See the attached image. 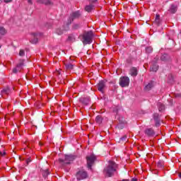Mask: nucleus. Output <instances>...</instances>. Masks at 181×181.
<instances>
[{
  "label": "nucleus",
  "instance_id": "obj_34",
  "mask_svg": "<svg viewBox=\"0 0 181 181\" xmlns=\"http://www.w3.org/2000/svg\"><path fill=\"white\" fill-rule=\"evenodd\" d=\"M19 56H21V57H23V56H25V50L21 49L19 52Z\"/></svg>",
  "mask_w": 181,
  "mask_h": 181
},
{
  "label": "nucleus",
  "instance_id": "obj_48",
  "mask_svg": "<svg viewBox=\"0 0 181 181\" xmlns=\"http://www.w3.org/2000/svg\"><path fill=\"white\" fill-rule=\"evenodd\" d=\"M39 145L40 146H42V145H43V144H42V143H39Z\"/></svg>",
  "mask_w": 181,
  "mask_h": 181
},
{
  "label": "nucleus",
  "instance_id": "obj_8",
  "mask_svg": "<svg viewBox=\"0 0 181 181\" xmlns=\"http://www.w3.org/2000/svg\"><path fill=\"white\" fill-rule=\"evenodd\" d=\"M104 88H105V82L100 81L98 84V90L100 91V93H104Z\"/></svg>",
  "mask_w": 181,
  "mask_h": 181
},
{
  "label": "nucleus",
  "instance_id": "obj_41",
  "mask_svg": "<svg viewBox=\"0 0 181 181\" xmlns=\"http://www.w3.org/2000/svg\"><path fill=\"white\" fill-rule=\"evenodd\" d=\"M98 0H89V1L90 2V4H95V2H97Z\"/></svg>",
  "mask_w": 181,
  "mask_h": 181
},
{
  "label": "nucleus",
  "instance_id": "obj_21",
  "mask_svg": "<svg viewBox=\"0 0 181 181\" xmlns=\"http://www.w3.org/2000/svg\"><path fill=\"white\" fill-rule=\"evenodd\" d=\"M158 69H159V66L156 65V64H153L152 67L150 68L151 71H158Z\"/></svg>",
  "mask_w": 181,
  "mask_h": 181
},
{
  "label": "nucleus",
  "instance_id": "obj_11",
  "mask_svg": "<svg viewBox=\"0 0 181 181\" xmlns=\"http://www.w3.org/2000/svg\"><path fill=\"white\" fill-rule=\"evenodd\" d=\"M144 133L147 135V136H155V131L153 130L152 128L146 129L144 131Z\"/></svg>",
  "mask_w": 181,
  "mask_h": 181
},
{
  "label": "nucleus",
  "instance_id": "obj_4",
  "mask_svg": "<svg viewBox=\"0 0 181 181\" xmlns=\"http://www.w3.org/2000/svg\"><path fill=\"white\" fill-rule=\"evenodd\" d=\"M81 16V13H80L79 11L72 13L68 20L67 26L71 25V22H73L74 19H78V18H80Z\"/></svg>",
  "mask_w": 181,
  "mask_h": 181
},
{
  "label": "nucleus",
  "instance_id": "obj_38",
  "mask_svg": "<svg viewBox=\"0 0 181 181\" xmlns=\"http://www.w3.org/2000/svg\"><path fill=\"white\" fill-rule=\"evenodd\" d=\"M37 2L38 4H42L45 5V0H37Z\"/></svg>",
  "mask_w": 181,
  "mask_h": 181
},
{
  "label": "nucleus",
  "instance_id": "obj_36",
  "mask_svg": "<svg viewBox=\"0 0 181 181\" xmlns=\"http://www.w3.org/2000/svg\"><path fill=\"white\" fill-rule=\"evenodd\" d=\"M18 71H21V70H19V68H18L17 66L13 69V73H14L15 74H16Z\"/></svg>",
  "mask_w": 181,
  "mask_h": 181
},
{
  "label": "nucleus",
  "instance_id": "obj_15",
  "mask_svg": "<svg viewBox=\"0 0 181 181\" xmlns=\"http://www.w3.org/2000/svg\"><path fill=\"white\" fill-rule=\"evenodd\" d=\"M33 36L34 38L30 41V42L33 43V45H36V43L38 42L37 37L39 36V34L34 33H33Z\"/></svg>",
  "mask_w": 181,
  "mask_h": 181
},
{
  "label": "nucleus",
  "instance_id": "obj_42",
  "mask_svg": "<svg viewBox=\"0 0 181 181\" xmlns=\"http://www.w3.org/2000/svg\"><path fill=\"white\" fill-rule=\"evenodd\" d=\"M159 18H160V16H159V14H157L156 16V21H158V19H159Z\"/></svg>",
  "mask_w": 181,
  "mask_h": 181
},
{
  "label": "nucleus",
  "instance_id": "obj_39",
  "mask_svg": "<svg viewBox=\"0 0 181 181\" xmlns=\"http://www.w3.org/2000/svg\"><path fill=\"white\" fill-rule=\"evenodd\" d=\"M155 23H156V25H158V26H159V25H160V21L158 19V21L155 20Z\"/></svg>",
  "mask_w": 181,
  "mask_h": 181
},
{
  "label": "nucleus",
  "instance_id": "obj_29",
  "mask_svg": "<svg viewBox=\"0 0 181 181\" xmlns=\"http://www.w3.org/2000/svg\"><path fill=\"white\" fill-rule=\"evenodd\" d=\"M160 60H162V62H166V60H168V54H164L160 57Z\"/></svg>",
  "mask_w": 181,
  "mask_h": 181
},
{
  "label": "nucleus",
  "instance_id": "obj_24",
  "mask_svg": "<svg viewBox=\"0 0 181 181\" xmlns=\"http://www.w3.org/2000/svg\"><path fill=\"white\" fill-rule=\"evenodd\" d=\"M68 40H69V42H75L76 41V37H74V35H69L68 36Z\"/></svg>",
  "mask_w": 181,
  "mask_h": 181
},
{
  "label": "nucleus",
  "instance_id": "obj_13",
  "mask_svg": "<svg viewBox=\"0 0 181 181\" xmlns=\"http://www.w3.org/2000/svg\"><path fill=\"white\" fill-rule=\"evenodd\" d=\"M80 103L83 104V105H88L90 103V98H81L79 99Z\"/></svg>",
  "mask_w": 181,
  "mask_h": 181
},
{
  "label": "nucleus",
  "instance_id": "obj_37",
  "mask_svg": "<svg viewBox=\"0 0 181 181\" xmlns=\"http://www.w3.org/2000/svg\"><path fill=\"white\" fill-rule=\"evenodd\" d=\"M30 162H32V158H27V160H26L27 165H29V163H30Z\"/></svg>",
  "mask_w": 181,
  "mask_h": 181
},
{
  "label": "nucleus",
  "instance_id": "obj_35",
  "mask_svg": "<svg viewBox=\"0 0 181 181\" xmlns=\"http://www.w3.org/2000/svg\"><path fill=\"white\" fill-rule=\"evenodd\" d=\"M125 124V119H124V117H119V124Z\"/></svg>",
  "mask_w": 181,
  "mask_h": 181
},
{
  "label": "nucleus",
  "instance_id": "obj_23",
  "mask_svg": "<svg viewBox=\"0 0 181 181\" xmlns=\"http://www.w3.org/2000/svg\"><path fill=\"white\" fill-rule=\"evenodd\" d=\"M0 35H1V36L6 35V29L2 26H0Z\"/></svg>",
  "mask_w": 181,
  "mask_h": 181
},
{
  "label": "nucleus",
  "instance_id": "obj_10",
  "mask_svg": "<svg viewBox=\"0 0 181 181\" xmlns=\"http://www.w3.org/2000/svg\"><path fill=\"white\" fill-rule=\"evenodd\" d=\"M153 119L156 122V127H159L160 125V117H159V115L158 113H155L153 115Z\"/></svg>",
  "mask_w": 181,
  "mask_h": 181
},
{
  "label": "nucleus",
  "instance_id": "obj_27",
  "mask_svg": "<svg viewBox=\"0 0 181 181\" xmlns=\"http://www.w3.org/2000/svg\"><path fill=\"white\" fill-rule=\"evenodd\" d=\"M124 127H125V123H119L117 124V126L116 127V128H117V129H124Z\"/></svg>",
  "mask_w": 181,
  "mask_h": 181
},
{
  "label": "nucleus",
  "instance_id": "obj_20",
  "mask_svg": "<svg viewBox=\"0 0 181 181\" xmlns=\"http://www.w3.org/2000/svg\"><path fill=\"white\" fill-rule=\"evenodd\" d=\"M1 93H2V94H6L7 95H9V94H11V89L7 87V88L3 89Z\"/></svg>",
  "mask_w": 181,
  "mask_h": 181
},
{
  "label": "nucleus",
  "instance_id": "obj_14",
  "mask_svg": "<svg viewBox=\"0 0 181 181\" xmlns=\"http://www.w3.org/2000/svg\"><path fill=\"white\" fill-rule=\"evenodd\" d=\"M16 66L18 70H22V69H23V66H25V59H19Z\"/></svg>",
  "mask_w": 181,
  "mask_h": 181
},
{
  "label": "nucleus",
  "instance_id": "obj_45",
  "mask_svg": "<svg viewBox=\"0 0 181 181\" xmlns=\"http://www.w3.org/2000/svg\"><path fill=\"white\" fill-rule=\"evenodd\" d=\"M132 181H137L136 178H132Z\"/></svg>",
  "mask_w": 181,
  "mask_h": 181
},
{
  "label": "nucleus",
  "instance_id": "obj_44",
  "mask_svg": "<svg viewBox=\"0 0 181 181\" xmlns=\"http://www.w3.org/2000/svg\"><path fill=\"white\" fill-rule=\"evenodd\" d=\"M28 4H32V0H28Z\"/></svg>",
  "mask_w": 181,
  "mask_h": 181
},
{
  "label": "nucleus",
  "instance_id": "obj_30",
  "mask_svg": "<svg viewBox=\"0 0 181 181\" xmlns=\"http://www.w3.org/2000/svg\"><path fill=\"white\" fill-rule=\"evenodd\" d=\"M80 28H81V25L80 24H74L72 26V29H74V30L80 29Z\"/></svg>",
  "mask_w": 181,
  "mask_h": 181
},
{
  "label": "nucleus",
  "instance_id": "obj_22",
  "mask_svg": "<svg viewBox=\"0 0 181 181\" xmlns=\"http://www.w3.org/2000/svg\"><path fill=\"white\" fill-rule=\"evenodd\" d=\"M165 165V162L162 160H159L157 163V167L159 168V169H163V165Z\"/></svg>",
  "mask_w": 181,
  "mask_h": 181
},
{
  "label": "nucleus",
  "instance_id": "obj_1",
  "mask_svg": "<svg viewBox=\"0 0 181 181\" xmlns=\"http://www.w3.org/2000/svg\"><path fill=\"white\" fill-rule=\"evenodd\" d=\"M116 168L117 163H115V162L113 161H110L109 165L106 168H105L104 171L109 177H111V176H112V173L115 172Z\"/></svg>",
  "mask_w": 181,
  "mask_h": 181
},
{
  "label": "nucleus",
  "instance_id": "obj_5",
  "mask_svg": "<svg viewBox=\"0 0 181 181\" xmlns=\"http://www.w3.org/2000/svg\"><path fill=\"white\" fill-rule=\"evenodd\" d=\"M119 84L120 87H128L129 86V78L128 76H122L119 78Z\"/></svg>",
  "mask_w": 181,
  "mask_h": 181
},
{
  "label": "nucleus",
  "instance_id": "obj_6",
  "mask_svg": "<svg viewBox=\"0 0 181 181\" xmlns=\"http://www.w3.org/2000/svg\"><path fill=\"white\" fill-rule=\"evenodd\" d=\"M86 160L88 169H91V167L94 165V162H95V156L91 155L90 156H87Z\"/></svg>",
  "mask_w": 181,
  "mask_h": 181
},
{
  "label": "nucleus",
  "instance_id": "obj_25",
  "mask_svg": "<svg viewBox=\"0 0 181 181\" xmlns=\"http://www.w3.org/2000/svg\"><path fill=\"white\" fill-rule=\"evenodd\" d=\"M50 175V173L49 172V170H45L42 171V176L43 177H47Z\"/></svg>",
  "mask_w": 181,
  "mask_h": 181
},
{
  "label": "nucleus",
  "instance_id": "obj_46",
  "mask_svg": "<svg viewBox=\"0 0 181 181\" xmlns=\"http://www.w3.org/2000/svg\"><path fill=\"white\" fill-rule=\"evenodd\" d=\"M179 178L181 179V173H179Z\"/></svg>",
  "mask_w": 181,
  "mask_h": 181
},
{
  "label": "nucleus",
  "instance_id": "obj_26",
  "mask_svg": "<svg viewBox=\"0 0 181 181\" xmlns=\"http://www.w3.org/2000/svg\"><path fill=\"white\" fill-rule=\"evenodd\" d=\"M158 107L159 111H163V110H165V105H163L160 103H158Z\"/></svg>",
  "mask_w": 181,
  "mask_h": 181
},
{
  "label": "nucleus",
  "instance_id": "obj_18",
  "mask_svg": "<svg viewBox=\"0 0 181 181\" xmlns=\"http://www.w3.org/2000/svg\"><path fill=\"white\" fill-rule=\"evenodd\" d=\"M65 69L67 70H73L74 69V65L71 63H66L64 64Z\"/></svg>",
  "mask_w": 181,
  "mask_h": 181
},
{
  "label": "nucleus",
  "instance_id": "obj_49",
  "mask_svg": "<svg viewBox=\"0 0 181 181\" xmlns=\"http://www.w3.org/2000/svg\"><path fill=\"white\" fill-rule=\"evenodd\" d=\"M156 60H159V58H156Z\"/></svg>",
  "mask_w": 181,
  "mask_h": 181
},
{
  "label": "nucleus",
  "instance_id": "obj_32",
  "mask_svg": "<svg viewBox=\"0 0 181 181\" xmlns=\"http://www.w3.org/2000/svg\"><path fill=\"white\" fill-rule=\"evenodd\" d=\"M119 142H127V135H125L123 137L120 138Z\"/></svg>",
  "mask_w": 181,
  "mask_h": 181
},
{
  "label": "nucleus",
  "instance_id": "obj_28",
  "mask_svg": "<svg viewBox=\"0 0 181 181\" xmlns=\"http://www.w3.org/2000/svg\"><path fill=\"white\" fill-rule=\"evenodd\" d=\"M95 121L98 124H101V122H103V117L97 116L95 118Z\"/></svg>",
  "mask_w": 181,
  "mask_h": 181
},
{
  "label": "nucleus",
  "instance_id": "obj_7",
  "mask_svg": "<svg viewBox=\"0 0 181 181\" xmlns=\"http://www.w3.org/2000/svg\"><path fill=\"white\" fill-rule=\"evenodd\" d=\"M87 172L83 170H80L76 173V179L78 180H83V179H86Z\"/></svg>",
  "mask_w": 181,
  "mask_h": 181
},
{
  "label": "nucleus",
  "instance_id": "obj_40",
  "mask_svg": "<svg viewBox=\"0 0 181 181\" xmlns=\"http://www.w3.org/2000/svg\"><path fill=\"white\" fill-rule=\"evenodd\" d=\"M0 155H1V156H5V155H6V152L5 151L0 152Z\"/></svg>",
  "mask_w": 181,
  "mask_h": 181
},
{
  "label": "nucleus",
  "instance_id": "obj_3",
  "mask_svg": "<svg viewBox=\"0 0 181 181\" xmlns=\"http://www.w3.org/2000/svg\"><path fill=\"white\" fill-rule=\"evenodd\" d=\"M76 159V157L73 155H65V158H59V162L61 165H70L71 162H73Z\"/></svg>",
  "mask_w": 181,
  "mask_h": 181
},
{
  "label": "nucleus",
  "instance_id": "obj_12",
  "mask_svg": "<svg viewBox=\"0 0 181 181\" xmlns=\"http://www.w3.org/2000/svg\"><path fill=\"white\" fill-rule=\"evenodd\" d=\"M64 30H69V27H66V28H64V29L58 28L56 29L55 33L61 36V35H63L64 33Z\"/></svg>",
  "mask_w": 181,
  "mask_h": 181
},
{
  "label": "nucleus",
  "instance_id": "obj_16",
  "mask_svg": "<svg viewBox=\"0 0 181 181\" xmlns=\"http://www.w3.org/2000/svg\"><path fill=\"white\" fill-rule=\"evenodd\" d=\"M153 88V82L148 83L144 88L145 91H149Z\"/></svg>",
  "mask_w": 181,
  "mask_h": 181
},
{
  "label": "nucleus",
  "instance_id": "obj_9",
  "mask_svg": "<svg viewBox=\"0 0 181 181\" xmlns=\"http://www.w3.org/2000/svg\"><path fill=\"white\" fill-rule=\"evenodd\" d=\"M129 74L132 77H136V76H138V69L134 66L132 67L129 70Z\"/></svg>",
  "mask_w": 181,
  "mask_h": 181
},
{
  "label": "nucleus",
  "instance_id": "obj_2",
  "mask_svg": "<svg viewBox=\"0 0 181 181\" xmlns=\"http://www.w3.org/2000/svg\"><path fill=\"white\" fill-rule=\"evenodd\" d=\"M82 42L83 45H90L91 39H93V31L85 32L82 36Z\"/></svg>",
  "mask_w": 181,
  "mask_h": 181
},
{
  "label": "nucleus",
  "instance_id": "obj_33",
  "mask_svg": "<svg viewBox=\"0 0 181 181\" xmlns=\"http://www.w3.org/2000/svg\"><path fill=\"white\" fill-rule=\"evenodd\" d=\"M152 47H148L147 48H146V53H152Z\"/></svg>",
  "mask_w": 181,
  "mask_h": 181
},
{
  "label": "nucleus",
  "instance_id": "obj_17",
  "mask_svg": "<svg viewBox=\"0 0 181 181\" xmlns=\"http://www.w3.org/2000/svg\"><path fill=\"white\" fill-rule=\"evenodd\" d=\"M168 11L169 12H170V13H176V12L177 11V6L172 4Z\"/></svg>",
  "mask_w": 181,
  "mask_h": 181
},
{
  "label": "nucleus",
  "instance_id": "obj_50",
  "mask_svg": "<svg viewBox=\"0 0 181 181\" xmlns=\"http://www.w3.org/2000/svg\"><path fill=\"white\" fill-rule=\"evenodd\" d=\"M1 47H2V45H0V49H1Z\"/></svg>",
  "mask_w": 181,
  "mask_h": 181
},
{
  "label": "nucleus",
  "instance_id": "obj_19",
  "mask_svg": "<svg viewBox=\"0 0 181 181\" xmlns=\"http://www.w3.org/2000/svg\"><path fill=\"white\" fill-rule=\"evenodd\" d=\"M94 9V6L93 4H89L88 6H86L85 11L86 12H91Z\"/></svg>",
  "mask_w": 181,
  "mask_h": 181
},
{
  "label": "nucleus",
  "instance_id": "obj_31",
  "mask_svg": "<svg viewBox=\"0 0 181 181\" xmlns=\"http://www.w3.org/2000/svg\"><path fill=\"white\" fill-rule=\"evenodd\" d=\"M44 5H47V6L53 5V3H52L50 0H45Z\"/></svg>",
  "mask_w": 181,
  "mask_h": 181
},
{
  "label": "nucleus",
  "instance_id": "obj_47",
  "mask_svg": "<svg viewBox=\"0 0 181 181\" xmlns=\"http://www.w3.org/2000/svg\"><path fill=\"white\" fill-rule=\"evenodd\" d=\"M122 181H129V180L126 179V180H122Z\"/></svg>",
  "mask_w": 181,
  "mask_h": 181
},
{
  "label": "nucleus",
  "instance_id": "obj_43",
  "mask_svg": "<svg viewBox=\"0 0 181 181\" xmlns=\"http://www.w3.org/2000/svg\"><path fill=\"white\" fill-rule=\"evenodd\" d=\"M6 4H8V2H12V0H4Z\"/></svg>",
  "mask_w": 181,
  "mask_h": 181
}]
</instances>
